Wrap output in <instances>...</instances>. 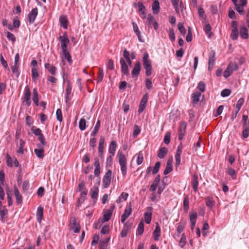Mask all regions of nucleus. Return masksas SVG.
<instances>
[{"label": "nucleus", "mask_w": 249, "mask_h": 249, "mask_svg": "<svg viewBox=\"0 0 249 249\" xmlns=\"http://www.w3.org/2000/svg\"><path fill=\"white\" fill-rule=\"evenodd\" d=\"M143 66L145 70L146 76H150L152 74V67L151 61L149 59V54L147 53H144L142 57Z\"/></svg>", "instance_id": "f257e3e1"}, {"label": "nucleus", "mask_w": 249, "mask_h": 249, "mask_svg": "<svg viewBox=\"0 0 249 249\" xmlns=\"http://www.w3.org/2000/svg\"><path fill=\"white\" fill-rule=\"evenodd\" d=\"M119 162L121 166V171L123 176H125L127 173L126 158L122 152L119 151L118 153Z\"/></svg>", "instance_id": "f03ea898"}, {"label": "nucleus", "mask_w": 249, "mask_h": 249, "mask_svg": "<svg viewBox=\"0 0 249 249\" xmlns=\"http://www.w3.org/2000/svg\"><path fill=\"white\" fill-rule=\"evenodd\" d=\"M22 102L23 106H26L27 107L30 106L31 104V91L28 86H26L24 89V95L22 98Z\"/></svg>", "instance_id": "7ed1b4c3"}, {"label": "nucleus", "mask_w": 249, "mask_h": 249, "mask_svg": "<svg viewBox=\"0 0 249 249\" xmlns=\"http://www.w3.org/2000/svg\"><path fill=\"white\" fill-rule=\"evenodd\" d=\"M187 123L185 121H182L178 127V140L181 141L183 139L186 132Z\"/></svg>", "instance_id": "20e7f679"}, {"label": "nucleus", "mask_w": 249, "mask_h": 249, "mask_svg": "<svg viewBox=\"0 0 249 249\" xmlns=\"http://www.w3.org/2000/svg\"><path fill=\"white\" fill-rule=\"evenodd\" d=\"M58 39L61 42L62 51L68 50V45L70 41L68 39L66 33H65L62 36H60Z\"/></svg>", "instance_id": "39448f33"}, {"label": "nucleus", "mask_w": 249, "mask_h": 249, "mask_svg": "<svg viewBox=\"0 0 249 249\" xmlns=\"http://www.w3.org/2000/svg\"><path fill=\"white\" fill-rule=\"evenodd\" d=\"M112 172L111 170H108L104 176L103 179V184L102 186L103 188H107L110 184L111 182V177Z\"/></svg>", "instance_id": "423d86ee"}, {"label": "nucleus", "mask_w": 249, "mask_h": 249, "mask_svg": "<svg viewBox=\"0 0 249 249\" xmlns=\"http://www.w3.org/2000/svg\"><path fill=\"white\" fill-rule=\"evenodd\" d=\"M38 14V8L35 7L29 13L28 19L30 24L33 23Z\"/></svg>", "instance_id": "0eeeda50"}, {"label": "nucleus", "mask_w": 249, "mask_h": 249, "mask_svg": "<svg viewBox=\"0 0 249 249\" xmlns=\"http://www.w3.org/2000/svg\"><path fill=\"white\" fill-rule=\"evenodd\" d=\"M141 70V63L139 61H137L133 68V70L131 72L132 77L134 78L135 77H138V76L140 74V71Z\"/></svg>", "instance_id": "6e6552de"}, {"label": "nucleus", "mask_w": 249, "mask_h": 249, "mask_svg": "<svg viewBox=\"0 0 249 249\" xmlns=\"http://www.w3.org/2000/svg\"><path fill=\"white\" fill-rule=\"evenodd\" d=\"M152 214V207H149L147 208L146 211L144 214V221L146 224H150L151 221Z\"/></svg>", "instance_id": "1a4fd4ad"}, {"label": "nucleus", "mask_w": 249, "mask_h": 249, "mask_svg": "<svg viewBox=\"0 0 249 249\" xmlns=\"http://www.w3.org/2000/svg\"><path fill=\"white\" fill-rule=\"evenodd\" d=\"M120 64L121 66V72L122 73L125 75H129V69L128 67L126 64L124 60L121 58L120 59Z\"/></svg>", "instance_id": "9d476101"}, {"label": "nucleus", "mask_w": 249, "mask_h": 249, "mask_svg": "<svg viewBox=\"0 0 249 249\" xmlns=\"http://www.w3.org/2000/svg\"><path fill=\"white\" fill-rule=\"evenodd\" d=\"M132 212L131 205H129V207L126 208L123 214L121 216V221L122 223H124L126 219L129 216Z\"/></svg>", "instance_id": "9b49d317"}, {"label": "nucleus", "mask_w": 249, "mask_h": 249, "mask_svg": "<svg viewBox=\"0 0 249 249\" xmlns=\"http://www.w3.org/2000/svg\"><path fill=\"white\" fill-rule=\"evenodd\" d=\"M71 229L74 233H79L80 226L79 223H76L75 218H72L71 220Z\"/></svg>", "instance_id": "f8f14e48"}, {"label": "nucleus", "mask_w": 249, "mask_h": 249, "mask_svg": "<svg viewBox=\"0 0 249 249\" xmlns=\"http://www.w3.org/2000/svg\"><path fill=\"white\" fill-rule=\"evenodd\" d=\"M71 90H72V88H71V86L70 85V84L68 83L66 89V93H65V94H66L65 100H66V103H68V102H69L71 98V97L72 96V95L71 94Z\"/></svg>", "instance_id": "ddd939ff"}, {"label": "nucleus", "mask_w": 249, "mask_h": 249, "mask_svg": "<svg viewBox=\"0 0 249 249\" xmlns=\"http://www.w3.org/2000/svg\"><path fill=\"white\" fill-rule=\"evenodd\" d=\"M240 36L244 39H247L249 37L248 30L244 26H241L240 27Z\"/></svg>", "instance_id": "4468645a"}, {"label": "nucleus", "mask_w": 249, "mask_h": 249, "mask_svg": "<svg viewBox=\"0 0 249 249\" xmlns=\"http://www.w3.org/2000/svg\"><path fill=\"white\" fill-rule=\"evenodd\" d=\"M104 145V139L103 137H101L100 139L99 145H98V151L99 156L102 159L103 158V151Z\"/></svg>", "instance_id": "2eb2a0df"}, {"label": "nucleus", "mask_w": 249, "mask_h": 249, "mask_svg": "<svg viewBox=\"0 0 249 249\" xmlns=\"http://www.w3.org/2000/svg\"><path fill=\"white\" fill-rule=\"evenodd\" d=\"M154 239L155 241H158L160 236V228L158 223L153 233Z\"/></svg>", "instance_id": "dca6fc26"}, {"label": "nucleus", "mask_w": 249, "mask_h": 249, "mask_svg": "<svg viewBox=\"0 0 249 249\" xmlns=\"http://www.w3.org/2000/svg\"><path fill=\"white\" fill-rule=\"evenodd\" d=\"M192 183L194 192L196 193L198 191V175L197 174L194 175L192 178Z\"/></svg>", "instance_id": "f3484780"}, {"label": "nucleus", "mask_w": 249, "mask_h": 249, "mask_svg": "<svg viewBox=\"0 0 249 249\" xmlns=\"http://www.w3.org/2000/svg\"><path fill=\"white\" fill-rule=\"evenodd\" d=\"M153 13L155 15L158 14L160 10V2L158 0H155L152 5Z\"/></svg>", "instance_id": "a211bd4d"}, {"label": "nucleus", "mask_w": 249, "mask_h": 249, "mask_svg": "<svg viewBox=\"0 0 249 249\" xmlns=\"http://www.w3.org/2000/svg\"><path fill=\"white\" fill-rule=\"evenodd\" d=\"M173 170L172 167V160L171 159H169L167 160L166 168L164 171L163 174L164 175H167Z\"/></svg>", "instance_id": "6ab92c4d"}, {"label": "nucleus", "mask_w": 249, "mask_h": 249, "mask_svg": "<svg viewBox=\"0 0 249 249\" xmlns=\"http://www.w3.org/2000/svg\"><path fill=\"white\" fill-rule=\"evenodd\" d=\"M45 68L52 74L55 75L56 72V68L49 64V63L45 64Z\"/></svg>", "instance_id": "aec40b11"}, {"label": "nucleus", "mask_w": 249, "mask_h": 249, "mask_svg": "<svg viewBox=\"0 0 249 249\" xmlns=\"http://www.w3.org/2000/svg\"><path fill=\"white\" fill-rule=\"evenodd\" d=\"M14 191L17 203L18 204H21L22 201V197L20 194V193L16 186H14Z\"/></svg>", "instance_id": "412c9836"}, {"label": "nucleus", "mask_w": 249, "mask_h": 249, "mask_svg": "<svg viewBox=\"0 0 249 249\" xmlns=\"http://www.w3.org/2000/svg\"><path fill=\"white\" fill-rule=\"evenodd\" d=\"M116 147L117 144L116 142L112 141L109 144L108 149V152L110 154L112 155V156H114Z\"/></svg>", "instance_id": "4be33fe9"}, {"label": "nucleus", "mask_w": 249, "mask_h": 249, "mask_svg": "<svg viewBox=\"0 0 249 249\" xmlns=\"http://www.w3.org/2000/svg\"><path fill=\"white\" fill-rule=\"evenodd\" d=\"M167 152V148L165 147H162L159 150L158 157L160 159H163L166 156Z\"/></svg>", "instance_id": "5701e85b"}, {"label": "nucleus", "mask_w": 249, "mask_h": 249, "mask_svg": "<svg viewBox=\"0 0 249 249\" xmlns=\"http://www.w3.org/2000/svg\"><path fill=\"white\" fill-rule=\"evenodd\" d=\"M148 101V94L147 93L145 94L141 101L140 104L139 106V109H144L145 107L146 104Z\"/></svg>", "instance_id": "b1692460"}, {"label": "nucleus", "mask_w": 249, "mask_h": 249, "mask_svg": "<svg viewBox=\"0 0 249 249\" xmlns=\"http://www.w3.org/2000/svg\"><path fill=\"white\" fill-rule=\"evenodd\" d=\"M59 22L61 26L64 29H67L68 28V19L66 16H61L59 18Z\"/></svg>", "instance_id": "393cba45"}, {"label": "nucleus", "mask_w": 249, "mask_h": 249, "mask_svg": "<svg viewBox=\"0 0 249 249\" xmlns=\"http://www.w3.org/2000/svg\"><path fill=\"white\" fill-rule=\"evenodd\" d=\"M43 207L39 206L37 208V213H36V217L37 221L39 223H41L42 218L43 217Z\"/></svg>", "instance_id": "a878e982"}, {"label": "nucleus", "mask_w": 249, "mask_h": 249, "mask_svg": "<svg viewBox=\"0 0 249 249\" xmlns=\"http://www.w3.org/2000/svg\"><path fill=\"white\" fill-rule=\"evenodd\" d=\"M33 101L36 107L39 106V102H38V94L37 91V89H34L33 93Z\"/></svg>", "instance_id": "bb28decb"}, {"label": "nucleus", "mask_w": 249, "mask_h": 249, "mask_svg": "<svg viewBox=\"0 0 249 249\" xmlns=\"http://www.w3.org/2000/svg\"><path fill=\"white\" fill-rule=\"evenodd\" d=\"M34 152L37 158L42 159L44 156V150L42 147H40L39 149H35Z\"/></svg>", "instance_id": "cd10ccee"}, {"label": "nucleus", "mask_w": 249, "mask_h": 249, "mask_svg": "<svg viewBox=\"0 0 249 249\" xmlns=\"http://www.w3.org/2000/svg\"><path fill=\"white\" fill-rule=\"evenodd\" d=\"M144 231V223L143 220H141L138 224L137 233L139 235H142Z\"/></svg>", "instance_id": "c85d7f7f"}, {"label": "nucleus", "mask_w": 249, "mask_h": 249, "mask_svg": "<svg viewBox=\"0 0 249 249\" xmlns=\"http://www.w3.org/2000/svg\"><path fill=\"white\" fill-rule=\"evenodd\" d=\"M112 209L107 210L104 213L103 216V220L104 222L109 221L112 214Z\"/></svg>", "instance_id": "c756f323"}, {"label": "nucleus", "mask_w": 249, "mask_h": 249, "mask_svg": "<svg viewBox=\"0 0 249 249\" xmlns=\"http://www.w3.org/2000/svg\"><path fill=\"white\" fill-rule=\"evenodd\" d=\"M99 189L98 187L94 186L91 190V197L92 199H97L98 196Z\"/></svg>", "instance_id": "7c9ffc66"}, {"label": "nucleus", "mask_w": 249, "mask_h": 249, "mask_svg": "<svg viewBox=\"0 0 249 249\" xmlns=\"http://www.w3.org/2000/svg\"><path fill=\"white\" fill-rule=\"evenodd\" d=\"M136 156H137V164L139 165L142 163L143 160V153L142 151H140L138 153L136 154Z\"/></svg>", "instance_id": "2f4dec72"}, {"label": "nucleus", "mask_w": 249, "mask_h": 249, "mask_svg": "<svg viewBox=\"0 0 249 249\" xmlns=\"http://www.w3.org/2000/svg\"><path fill=\"white\" fill-rule=\"evenodd\" d=\"M201 93L199 92H194L192 95V101L194 104H196L199 100Z\"/></svg>", "instance_id": "473e14b6"}, {"label": "nucleus", "mask_w": 249, "mask_h": 249, "mask_svg": "<svg viewBox=\"0 0 249 249\" xmlns=\"http://www.w3.org/2000/svg\"><path fill=\"white\" fill-rule=\"evenodd\" d=\"M62 53L64 56V58L68 61L69 64H71L72 62L71 57L68 50L62 51Z\"/></svg>", "instance_id": "72a5a7b5"}, {"label": "nucleus", "mask_w": 249, "mask_h": 249, "mask_svg": "<svg viewBox=\"0 0 249 249\" xmlns=\"http://www.w3.org/2000/svg\"><path fill=\"white\" fill-rule=\"evenodd\" d=\"M128 196V194L126 193H122L121 195L119 196L118 199L116 200V202L117 203H121L124 201H125L127 199V197Z\"/></svg>", "instance_id": "f704fd0d"}, {"label": "nucleus", "mask_w": 249, "mask_h": 249, "mask_svg": "<svg viewBox=\"0 0 249 249\" xmlns=\"http://www.w3.org/2000/svg\"><path fill=\"white\" fill-rule=\"evenodd\" d=\"M88 191L87 190H85L83 191L80 195L79 198L78 199V205H80L86 199V196L87 195Z\"/></svg>", "instance_id": "c9c22d12"}, {"label": "nucleus", "mask_w": 249, "mask_h": 249, "mask_svg": "<svg viewBox=\"0 0 249 249\" xmlns=\"http://www.w3.org/2000/svg\"><path fill=\"white\" fill-rule=\"evenodd\" d=\"M8 213L7 210L5 208H3L1 211L0 212V216L1 218V220L4 222L6 219V215Z\"/></svg>", "instance_id": "e433bc0d"}, {"label": "nucleus", "mask_w": 249, "mask_h": 249, "mask_svg": "<svg viewBox=\"0 0 249 249\" xmlns=\"http://www.w3.org/2000/svg\"><path fill=\"white\" fill-rule=\"evenodd\" d=\"M215 53L213 51L209 56L208 64L214 65L215 61Z\"/></svg>", "instance_id": "4c0bfd02"}, {"label": "nucleus", "mask_w": 249, "mask_h": 249, "mask_svg": "<svg viewBox=\"0 0 249 249\" xmlns=\"http://www.w3.org/2000/svg\"><path fill=\"white\" fill-rule=\"evenodd\" d=\"M123 56L126 59L128 64L130 65L132 64V61L130 58V53L126 49H124L123 52Z\"/></svg>", "instance_id": "58836bf2"}, {"label": "nucleus", "mask_w": 249, "mask_h": 249, "mask_svg": "<svg viewBox=\"0 0 249 249\" xmlns=\"http://www.w3.org/2000/svg\"><path fill=\"white\" fill-rule=\"evenodd\" d=\"M25 142L23 140L20 139L19 140V146H18V149L17 150V152L18 153H19L21 154H23V148L25 145Z\"/></svg>", "instance_id": "ea45409f"}, {"label": "nucleus", "mask_w": 249, "mask_h": 249, "mask_svg": "<svg viewBox=\"0 0 249 249\" xmlns=\"http://www.w3.org/2000/svg\"><path fill=\"white\" fill-rule=\"evenodd\" d=\"M197 213L195 212L194 213H190V220L191 222V225H194L196 223V220L197 218Z\"/></svg>", "instance_id": "a19ab883"}, {"label": "nucleus", "mask_w": 249, "mask_h": 249, "mask_svg": "<svg viewBox=\"0 0 249 249\" xmlns=\"http://www.w3.org/2000/svg\"><path fill=\"white\" fill-rule=\"evenodd\" d=\"M100 126V121L98 120L95 125L93 130L91 133V135L94 136L98 132V130Z\"/></svg>", "instance_id": "79ce46f5"}, {"label": "nucleus", "mask_w": 249, "mask_h": 249, "mask_svg": "<svg viewBox=\"0 0 249 249\" xmlns=\"http://www.w3.org/2000/svg\"><path fill=\"white\" fill-rule=\"evenodd\" d=\"M11 70H12V72L14 74H15L16 77L18 78L20 74V72L18 71V65H15V64H14V66H12Z\"/></svg>", "instance_id": "37998d69"}, {"label": "nucleus", "mask_w": 249, "mask_h": 249, "mask_svg": "<svg viewBox=\"0 0 249 249\" xmlns=\"http://www.w3.org/2000/svg\"><path fill=\"white\" fill-rule=\"evenodd\" d=\"M228 69H230V70L232 72L233 71H236L238 69V66L237 64H234L233 63H230L228 67Z\"/></svg>", "instance_id": "c03bdc74"}, {"label": "nucleus", "mask_w": 249, "mask_h": 249, "mask_svg": "<svg viewBox=\"0 0 249 249\" xmlns=\"http://www.w3.org/2000/svg\"><path fill=\"white\" fill-rule=\"evenodd\" d=\"M79 127L81 130L83 131L86 129V120L84 118H81L79 123Z\"/></svg>", "instance_id": "a18cd8bd"}, {"label": "nucleus", "mask_w": 249, "mask_h": 249, "mask_svg": "<svg viewBox=\"0 0 249 249\" xmlns=\"http://www.w3.org/2000/svg\"><path fill=\"white\" fill-rule=\"evenodd\" d=\"M239 36V31L238 30H231V37L233 40H236L238 39Z\"/></svg>", "instance_id": "49530a36"}, {"label": "nucleus", "mask_w": 249, "mask_h": 249, "mask_svg": "<svg viewBox=\"0 0 249 249\" xmlns=\"http://www.w3.org/2000/svg\"><path fill=\"white\" fill-rule=\"evenodd\" d=\"M189 197L188 196H186L183 200V208L185 211H188L189 208Z\"/></svg>", "instance_id": "de8ad7c7"}, {"label": "nucleus", "mask_w": 249, "mask_h": 249, "mask_svg": "<svg viewBox=\"0 0 249 249\" xmlns=\"http://www.w3.org/2000/svg\"><path fill=\"white\" fill-rule=\"evenodd\" d=\"M32 133L37 137L42 134L41 129L36 127L33 126L32 128Z\"/></svg>", "instance_id": "09e8293b"}, {"label": "nucleus", "mask_w": 249, "mask_h": 249, "mask_svg": "<svg viewBox=\"0 0 249 249\" xmlns=\"http://www.w3.org/2000/svg\"><path fill=\"white\" fill-rule=\"evenodd\" d=\"M214 201L210 197H207L206 199V205L207 207L211 208L214 205Z\"/></svg>", "instance_id": "8fccbe9b"}, {"label": "nucleus", "mask_w": 249, "mask_h": 249, "mask_svg": "<svg viewBox=\"0 0 249 249\" xmlns=\"http://www.w3.org/2000/svg\"><path fill=\"white\" fill-rule=\"evenodd\" d=\"M160 166V162L158 161L155 163V166L152 170V174L153 175H156L157 173H158V172L159 171Z\"/></svg>", "instance_id": "3c124183"}, {"label": "nucleus", "mask_w": 249, "mask_h": 249, "mask_svg": "<svg viewBox=\"0 0 249 249\" xmlns=\"http://www.w3.org/2000/svg\"><path fill=\"white\" fill-rule=\"evenodd\" d=\"M32 79L34 81H35L36 79V78L38 77V73L37 68H33L32 70Z\"/></svg>", "instance_id": "603ef678"}, {"label": "nucleus", "mask_w": 249, "mask_h": 249, "mask_svg": "<svg viewBox=\"0 0 249 249\" xmlns=\"http://www.w3.org/2000/svg\"><path fill=\"white\" fill-rule=\"evenodd\" d=\"M178 28L180 34L184 36L186 34V30L184 27L183 24L179 22L178 24Z\"/></svg>", "instance_id": "864d4df0"}, {"label": "nucleus", "mask_w": 249, "mask_h": 249, "mask_svg": "<svg viewBox=\"0 0 249 249\" xmlns=\"http://www.w3.org/2000/svg\"><path fill=\"white\" fill-rule=\"evenodd\" d=\"M128 231V227L126 226V224H125L123 229L121 232V236L122 238L125 237L127 234Z\"/></svg>", "instance_id": "5fc2aeb1"}, {"label": "nucleus", "mask_w": 249, "mask_h": 249, "mask_svg": "<svg viewBox=\"0 0 249 249\" xmlns=\"http://www.w3.org/2000/svg\"><path fill=\"white\" fill-rule=\"evenodd\" d=\"M186 238L184 234H182L179 242V246L183 248L186 244Z\"/></svg>", "instance_id": "6e6d98bb"}, {"label": "nucleus", "mask_w": 249, "mask_h": 249, "mask_svg": "<svg viewBox=\"0 0 249 249\" xmlns=\"http://www.w3.org/2000/svg\"><path fill=\"white\" fill-rule=\"evenodd\" d=\"M243 124V127H249V121L248 120V117L247 115H244L242 117Z\"/></svg>", "instance_id": "4d7b16f0"}, {"label": "nucleus", "mask_w": 249, "mask_h": 249, "mask_svg": "<svg viewBox=\"0 0 249 249\" xmlns=\"http://www.w3.org/2000/svg\"><path fill=\"white\" fill-rule=\"evenodd\" d=\"M21 125L19 124H18L17 128V130H16V135H15L16 141L19 138L20 133H21Z\"/></svg>", "instance_id": "13d9d810"}, {"label": "nucleus", "mask_w": 249, "mask_h": 249, "mask_svg": "<svg viewBox=\"0 0 249 249\" xmlns=\"http://www.w3.org/2000/svg\"><path fill=\"white\" fill-rule=\"evenodd\" d=\"M0 59L1 63V65H2V66L5 69H7L9 71V69L8 68V66L7 65V61L4 60L2 54H1L0 55Z\"/></svg>", "instance_id": "bf43d9fd"}, {"label": "nucleus", "mask_w": 249, "mask_h": 249, "mask_svg": "<svg viewBox=\"0 0 249 249\" xmlns=\"http://www.w3.org/2000/svg\"><path fill=\"white\" fill-rule=\"evenodd\" d=\"M244 129L242 131V136L244 138H247L249 136V126L243 127Z\"/></svg>", "instance_id": "052dcab7"}, {"label": "nucleus", "mask_w": 249, "mask_h": 249, "mask_svg": "<svg viewBox=\"0 0 249 249\" xmlns=\"http://www.w3.org/2000/svg\"><path fill=\"white\" fill-rule=\"evenodd\" d=\"M61 110H56V111L57 120L60 122H61L63 120V115Z\"/></svg>", "instance_id": "680f3d73"}, {"label": "nucleus", "mask_w": 249, "mask_h": 249, "mask_svg": "<svg viewBox=\"0 0 249 249\" xmlns=\"http://www.w3.org/2000/svg\"><path fill=\"white\" fill-rule=\"evenodd\" d=\"M206 85L204 82L200 81L198 83L197 88L201 92H204L205 90Z\"/></svg>", "instance_id": "e2e57ef3"}, {"label": "nucleus", "mask_w": 249, "mask_h": 249, "mask_svg": "<svg viewBox=\"0 0 249 249\" xmlns=\"http://www.w3.org/2000/svg\"><path fill=\"white\" fill-rule=\"evenodd\" d=\"M169 38L171 41H174L175 40V35L174 30L173 28H171L169 29Z\"/></svg>", "instance_id": "0e129e2a"}, {"label": "nucleus", "mask_w": 249, "mask_h": 249, "mask_svg": "<svg viewBox=\"0 0 249 249\" xmlns=\"http://www.w3.org/2000/svg\"><path fill=\"white\" fill-rule=\"evenodd\" d=\"M231 91L229 89H224L221 92V96L225 97H227L230 95Z\"/></svg>", "instance_id": "69168bd1"}, {"label": "nucleus", "mask_w": 249, "mask_h": 249, "mask_svg": "<svg viewBox=\"0 0 249 249\" xmlns=\"http://www.w3.org/2000/svg\"><path fill=\"white\" fill-rule=\"evenodd\" d=\"M184 228V224L183 223L180 222L177 227V231L178 234H180L183 231Z\"/></svg>", "instance_id": "338daca9"}, {"label": "nucleus", "mask_w": 249, "mask_h": 249, "mask_svg": "<svg viewBox=\"0 0 249 249\" xmlns=\"http://www.w3.org/2000/svg\"><path fill=\"white\" fill-rule=\"evenodd\" d=\"M228 174L231 176V178L233 179H235L236 178V175L235 171L234 169H233L232 168H230L228 170Z\"/></svg>", "instance_id": "774afa93"}]
</instances>
